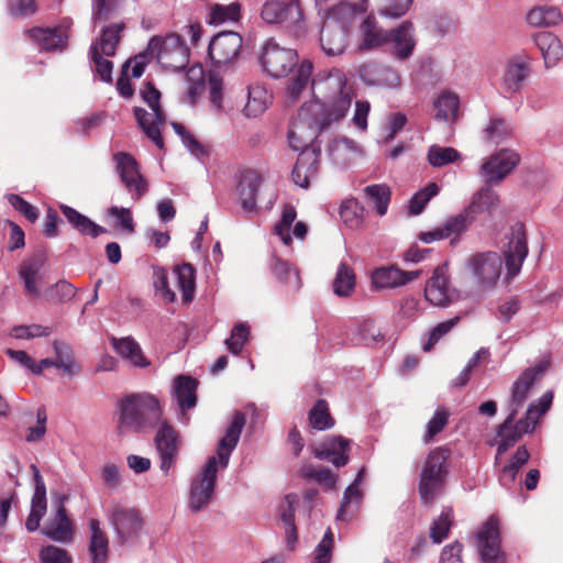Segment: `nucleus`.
Returning <instances> with one entry per match:
<instances>
[{
  "label": "nucleus",
  "mask_w": 563,
  "mask_h": 563,
  "mask_svg": "<svg viewBox=\"0 0 563 563\" xmlns=\"http://www.w3.org/2000/svg\"><path fill=\"white\" fill-rule=\"evenodd\" d=\"M59 210L63 213V216L67 219L71 228L75 229L81 235H87L96 239L100 234L107 232L106 228L97 224L87 216L80 213L73 207H69L67 205H60Z\"/></svg>",
  "instance_id": "obj_28"
},
{
  "label": "nucleus",
  "mask_w": 563,
  "mask_h": 563,
  "mask_svg": "<svg viewBox=\"0 0 563 563\" xmlns=\"http://www.w3.org/2000/svg\"><path fill=\"white\" fill-rule=\"evenodd\" d=\"M174 273L177 276V285L181 290L183 301L188 303L191 302L195 296L196 289V269L189 263L177 265L174 268Z\"/></svg>",
  "instance_id": "obj_37"
},
{
  "label": "nucleus",
  "mask_w": 563,
  "mask_h": 563,
  "mask_svg": "<svg viewBox=\"0 0 563 563\" xmlns=\"http://www.w3.org/2000/svg\"><path fill=\"white\" fill-rule=\"evenodd\" d=\"M271 271L273 275L280 282L289 286L292 291L301 288V278L297 268L290 266L286 261L277 256L271 260Z\"/></svg>",
  "instance_id": "obj_35"
},
{
  "label": "nucleus",
  "mask_w": 563,
  "mask_h": 563,
  "mask_svg": "<svg viewBox=\"0 0 563 563\" xmlns=\"http://www.w3.org/2000/svg\"><path fill=\"white\" fill-rule=\"evenodd\" d=\"M66 499V497H64ZM43 533L49 539L58 542H67L73 539V526L67 516V510L63 505V498L58 506L54 519H52L43 529Z\"/></svg>",
  "instance_id": "obj_29"
},
{
  "label": "nucleus",
  "mask_w": 563,
  "mask_h": 563,
  "mask_svg": "<svg viewBox=\"0 0 563 563\" xmlns=\"http://www.w3.org/2000/svg\"><path fill=\"white\" fill-rule=\"evenodd\" d=\"M197 380L190 376L179 375L174 380V393L180 409H190L197 404Z\"/></svg>",
  "instance_id": "obj_34"
},
{
  "label": "nucleus",
  "mask_w": 563,
  "mask_h": 563,
  "mask_svg": "<svg viewBox=\"0 0 563 563\" xmlns=\"http://www.w3.org/2000/svg\"><path fill=\"white\" fill-rule=\"evenodd\" d=\"M355 287V274L345 263H341L333 280V291L338 296L347 297Z\"/></svg>",
  "instance_id": "obj_50"
},
{
  "label": "nucleus",
  "mask_w": 563,
  "mask_h": 563,
  "mask_svg": "<svg viewBox=\"0 0 563 563\" xmlns=\"http://www.w3.org/2000/svg\"><path fill=\"white\" fill-rule=\"evenodd\" d=\"M249 338L250 327L246 323L239 322L232 328L230 338L225 340V345L232 354L239 355Z\"/></svg>",
  "instance_id": "obj_54"
},
{
  "label": "nucleus",
  "mask_w": 563,
  "mask_h": 563,
  "mask_svg": "<svg viewBox=\"0 0 563 563\" xmlns=\"http://www.w3.org/2000/svg\"><path fill=\"white\" fill-rule=\"evenodd\" d=\"M450 412L446 408H438L432 418L427 423L426 432L422 437L424 444L433 441V439L446 427L449 423Z\"/></svg>",
  "instance_id": "obj_52"
},
{
  "label": "nucleus",
  "mask_w": 563,
  "mask_h": 563,
  "mask_svg": "<svg viewBox=\"0 0 563 563\" xmlns=\"http://www.w3.org/2000/svg\"><path fill=\"white\" fill-rule=\"evenodd\" d=\"M426 299L434 306L449 302V277L445 266H438L424 288Z\"/></svg>",
  "instance_id": "obj_27"
},
{
  "label": "nucleus",
  "mask_w": 563,
  "mask_h": 563,
  "mask_svg": "<svg viewBox=\"0 0 563 563\" xmlns=\"http://www.w3.org/2000/svg\"><path fill=\"white\" fill-rule=\"evenodd\" d=\"M490 186L486 184V186L478 190L471 203L460 213V216L465 218L467 228L474 222L477 214L484 211L490 212L493 208L498 206L499 196Z\"/></svg>",
  "instance_id": "obj_24"
},
{
  "label": "nucleus",
  "mask_w": 563,
  "mask_h": 563,
  "mask_svg": "<svg viewBox=\"0 0 563 563\" xmlns=\"http://www.w3.org/2000/svg\"><path fill=\"white\" fill-rule=\"evenodd\" d=\"M163 420V407L158 398L148 393L129 394L118 402L119 435L147 433Z\"/></svg>",
  "instance_id": "obj_4"
},
{
  "label": "nucleus",
  "mask_w": 563,
  "mask_h": 563,
  "mask_svg": "<svg viewBox=\"0 0 563 563\" xmlns=\"http://www.w3.org/2000/svg\"><path fill=\"white\" fill-rule=\"evenodd\" d=\"M420 272H405L395 266L382 267L372 275L375 288H396L419 277Z\"/></svg>",
  "instance_id": "obj_26"
},
{
  "label": "nucleus",
  "mask_w": 563,
  "mask_h": 563,
  "mask_svg": "<svg viewBox=\"0 0 563 563\" xmlns=\"http://www.w3.org/2000/svg\"><path fill=\"white\" fill-rule=\"evenodd\" d=\"M91 531L89 542V553L92 559V563H106L108 558L109 541L106 532L101 530L99 520L91 519L89 521Z\"/></svg>",
  "instance_id": "obj_33"
},
{
  "label": "nucleus",
  "mask_w": 563,
  "mask_h": 563,
  "mask_svg": "<svg viewBox=\"0 0 563 563\" xmlns=\"http://www.w3.org/2000/svg\"><path fill=\"white\" fill-rule=\"evenodd\" d=\"M26 33L45 51H54L66 45L67 37L60 27H32Z\"/></svg>",
  "instance_id": "obj_31"
},
{
  "label": "nucleus",
  "mask_w": 563,
  "mask_h": 563,
  "mask_svg": "<svg viewBox=\"0 0 563 563\" xmlns=\"http://www.w3.org/2000/svg\"><path fill=\"white\" fill-rule=\"evenodd\" d=\"M459 107V96L451 91H443L434 101L435 118L443 121H455Z\"/></svg>",
  "instance_id": "obj_40"
},
{
  "label": "nucleus",
  "mask_w": 563,
  "mask_h": 563,
  "mask_svg": "<svg viewBox=\"0 0 563 563\" xmlns=\"http://www.w3.org/2000/svg\"><path fill=\"white\" fill-rule=\"evenodd\" d=\"M40 561L41 563H71L73 559L65 549L46 545L40 551Z\"/></svg>",
  "instance_id": "obj_60"
},
{
  "label": "nucleus",
  "mask_w": 563,
  "mask_h": 563,
  "mask_svg": "<svg viewBox=\"0 0 563 563\" xmlns=\"http://www.w3.org/2000/svg\"><path fill=\"white\" fill-rule=\"evenodd\" d=\"M365 196L369 203L376 207L377 213L384 216L390 202V189L385 184H376L365 187Z\"/></svg>",
  "instance_id": "obj_46"
},
{
  "label": "nucleus",
  "mask_w": 563,
  "mask_h": 563,
  "mask_svg": "<svg viewBox=\"0 0 563 563\" xmlns=\"http://www.w3.org/2000/svg\"><path fill=\"white\" fill-rule=\"evenodd\" d=\"M439 192V187L435 183H430L423 189L419 190L413 195L410 200L409 211L411 214H419L428 201L437 196Z\"/></svg>",
  "instance_id": "obj_57"
},
{
  "label": "nucleus",
  "mask_w": 563,
  "mask_h": 563,
  "mask_svg": "<svg viewBox=\"0 0 563 563\" xmlns=\"http://www.w3.org/2000/svg\"><path fill=\"white\" fill-rule=\"evenodd\" d=\"M530 453L525 445L517 449L509 463L503 467V475H509L510 482H514L519 470L528 462Z\"/></svg>",
  "instance_id": "obj_59"
},
{
  "label": "nucleus",
  "mask_w": 563,
  "mask_h": 563,
  "mask_svg": "<svg viewBox=\"0 0 563 563\" xmlns=\"http://www.w3.org/2000/svg\"><path fill=\"white\" fill-rule=\"evenodd\" d=\"M309 424L317 430H327L334 426V419L331 417L328 402L319 399L309 411Z\"/></svg>",
  "instance_id": "obj_49"
},
{
  "label": "nucleus",
  "mask_w": 563,
  "mask_h": 563,
  "mask_svg": "<svg viewBox=\"0 0 563 563\" xmlns=\"http://www.w3.org/2000/svg\"><path fill=\"white\" fill-rule=\"evenodd\" d=\"M261 176L252 169L241 174L236 190L241 200V207L245 212L256 210V196L261 185Z\"/></svg>",
  "instance_id": "obj_25"
},
{
  "label": "nucleus",
  "mask_w": 563,
  "mask_h": 563,
  "mask_svg": "<svg viewBox=\"0 0 563 563\" xmlns=\"http://www.w3.org/2000/svg\"><path fill=\"white\" fill-rule=\"evenodd\" d=\"M534 42L541 51L545 66L555 65L563 56L561 40L551 32H539L534 35Z\"/></svg>",
  "instance_id": "obj_30"
},
{
  "label": "nucleus",
  "mask_w": 563,
  "mask_h": 563,
  "mask_svg": "<svg viewBox=\"0 0 563 563\" xmlns=\"http://www.w3.org/2000/svg\"><path fill=\"white\" fill-rule=\"evenodd\" d=\"M297 211L294 206L286 205L283 209L282 218L275 225V233L282 239L284 244L289 245L291 243L290 228L296 220Z\"/></svg>",
  "instance_id": "obj_55"
},
{
  "label": "nucleus",
  "mask_w": 563,
  "mask_h": 563,
  "mask_svg": "<svg viewBox=\"0 0 563 563\" xmlns=\"http://www.w3.org/2000/svg\"><path fill=\"white\" fill-rule=\"evenodd\" d=\"M340 217L346 227L357 229L364 220V208L358 200L347 199L340 207Z\"/></svg>",
  "instance_id": "obj_48"
},
{
  "label": "nucleus",
  "mask_w": 563,
  "mask_h": 563,
  "mask_svg": "<svg viewBox=\"0 0 563 563\" xmlns=\"http://www.w3.org/2000/svg\"><path fill=\"white\" fill-rule=\"evenodd\" d=\"M452 521L450 512H442L430 528V537L434 543H441L450 531Z\"/></svg>",
  "instance_id": "obj_61"
},
{
  "label": "nucleus",
  "mask_w": 563,
  "mask_h": 563,
  "mask_svg": "<svg viewBox=\"0 0 563 563\" xmlns=\"http://www.w3.org/2000/svg\"><path fill=\"white\" fill-rule=\"evenodd\" d=\"M145 54L155 56L159 65L168 70L180 71L189 64L190 51L184 40L175 33L150 40Z\"/></svg>",
  "instance_id": "obj_9"
},
{
  "label": "nucleus",
  "mask_w": 563,
  "mask_h": 563,
  "mask_svg": "<svg viewBox=\"0 0 563 563\" xmlns=\"http://www.w3.org/2000/svg\"><path fill=\"white\" fill-rule=\"evenodd\" d=\"M271 101V95L260 86L249 88V99L244 107L247 117H257L263 113Z\"/></svg>",
  "instance_id": "obj_43"
},
{
  "label": "nucleus",
  "mask_w": 563,
  "mask_h": 563,
  "mask_svg": "<svg viewBox=\"0 0 563 563\" xmlns=\"http://www.w3.org/2000/svg\"><path fill=\"white\" fill-rule=\"evenodd\" d=\"M510 124L503 118H493L484 129V139L487 142L498 144L511 135Z\"/></svg>",
  "instance_id": "obj_51"
},
{
  "label": "nucleus",
  "mask_w": 563,
  "mask_h": 563,
  "mask_svg": "<svg viewBox=\"0 0 563 563\" xmlns=\"http://www.w3.org/2000/svg\"><path fill=\"white\" fill-rule=\"evenodd\" d=\"M460 153L453 147L432 145L428 151V162L433 167H442L460 158Z\"/></svg>",
  "instance_id": "obj_53"
},
{
  "label": "nucleus",
  "mask_w": 563,
  "mask_h": 563,
  "mask_svg": "<svg viewBox=\"0 0 563 563\" xmlns=\"http://www.w3.org/2000/svg\"><path fill=\"white\" fill-rule=\"evenodd\" d=\"M42 263L38 260L25 261L21 264L19 275L23 280L25 294L30 297H38L40 291L36 285Z\"/></svg>",
  "instance_id": "obj_41"
},
{
  "label": "nucleus",
  "mask_w": 563,
  "mask_h": 563,
  "mask_svg": "<svg viewBox=\"0 0 563 563\" xmlns=\"http://www.w3.org/2000/svg\"><path fill=\"white\" fill-rule=\"evenodd\" d=\"M450 455V449L444 446H438L427 455L418 485V492L423 504H432L443 489Z\"/></svg>",
  "instance_id": "obj_7"
},
{
  "label": "nucleus",
  "mask_w": 563,
  "mask_h": 563,
  "mask_svg": "<svg viewBox=\"0 0 563 563\" xmlns=\"http://www.w3.org/2000/svg\"><path fill=\"white\" fill-rule=\"evenodd\" d=\"M411 30L412 23L406 21L396 30L384 31L377 27L374 18L367 16L361 25L363 34L361 48H374L391 42L394 44L395 55L399 59H406L412 54L415 48Z\"/></svg>",
  "instance_id": "obj_5"
},
{
  "label": "nucleus",
  "mask_w": 563,
  "mask_h": 563,
  "mask_svg": "<svg viewBox=\"0 0 563 563\" xmlns=\"http://www.w3.org/2000/svg\"><path fill=\"white\" fill-rule=\"evenodd\" d=\"M350 441L342 435H332L324 439L313 451L319 460L331 462L341 467L349 463Z\"/></svg>",
  "instance_id": "obj_20"
},
{
  "label": "nucleus",
  "mask_w": 563,
  "mask_h": 563,
  "mask_svg": "<svg viewBox=\"0 0 563 563\" xmlns=\"http://www.w3.org/2000/svg\"><path fill=\"white\" fill-rule=\"evenodd\" d=\"M529 74V66L526 62L514 60L506 70L504 84L508 91L517 92Z\"/></svg>",
  "instance_id": "obj_45"
},
{
  "label": "nucleus",
  "mask_w": 563,
  "mask_h": 563,
  "mask_svg": "<svg viewBox=\"0 0 563 563\" xmlns=\"http://www.w3.org/2000/svg\"><path fill=\"white\" fill-rule=\"evenodd\" d=\"M466 265L482 290L493 288L501 273V257L496 252L476 253Z\"/></svg>",
  "instance_id": "obj_12"
},
{
  "label": "nucleus",
  "mask_w": 563,
  "mask_h": 563,
  "mask_svg": "<svg viewBox=\"0 0 563 563\" xmlns=\"http://www.w3.org/2000/svg\"><path fill=\"white\" fill-rule=\"evenodd\" d=\"M141 96L152 109L154 118L152 122H150L147 111L140 107L134 108V117L146 136L162 150L164 147V141L161 129L165 125L166 117L159 103L161 91L156 89L152 81H147L141 90Z\"/></svg>",
  "instance_id": "obj_10"
},
{
  "label": "nucleus",
  "mask_w": 563,
  "mask_h": 563,
  "mask_svg": "<svg viewBox=\"0 0 563 563\" xmlns=\"http://www.w3.org/2000/svg\"><path fill=\"white\" fill-rule=\"evenodd\" d=\"M112 345L118 354L137 367H147L150 362L142 352L140 344L132 338L112 339Z\"/></svg>",
  "instance_id": "obj_32"
},
{
  "label": "nucleus",
  "mask_w": 563,
  "mask_h": 563,
  "mask_svg": "<svg viewBox=\"0 0 563 563\" xmlns=\"http://www.w3.org/2000/svg\"><path fill=\"white\" fill-rule=\"evenodd\" d=\"M260 15L267 24H284L297 38L307 32L300 0H265Z\"/></svg>",
  "instance_id": "obj_8"
},
{
  "label": "nucleus",
  "mask_w": 563,
  "mask_h": 563,
  "mask_svg": "<svg viewBox=\"0 0 563 563\" xmlns=\"http://www.w3.org/2000/svg\"><path fill=\"white\" fill-rule=\"evenodd\" d=\"M91 59L95 63L96 71L100 79L107 82L112 81L113 63L103 58L97 44L90 46Z\"/></svg>",
  "instance_id": "obj_58"
},
{
  "label": "nucleus",
  "mask_w": 563,
  "mask_h": 563,
  "mask_svg": "<svg viewBox=\"0 0 563 563\" xmlns=\"http://www.w3.org/2000/svg\"><path fill=\"white\" fill-rule=\"evenodd\" d=\"M56 353V367L62 368L67 375L73 376L80 372V366L76 363L70 346L60 341L54 342Z\"/></svg>",
  "instance_id": "obj_47"
},
{
  "label": "nucleus",
  "mask_w": 563,
  "mask_h": 563,
  "mask_svg": "<svg viewBox=\"0 0 563 563\" xmlns=\"http://www.w3.org/2000/svg\"><path fill=\"white\" fill-rule=\"evenodd\" d=\"M466 220L463 216L456 214L445 220V222L430 231L420 232L418 238L423 243L451 239V244L457 242L461 235L467 231Z\"/></svg>",
  "instance_id": "obj_22"
},
{
  "label": "nucleus",
  "mask_w": 563,
  "mask_h": 563,
  "mask_svg": "<svg viewBox=\"0 0 563 563\" xmlns=\"http://www.w3.org/2000/svg\"><path fill=\"white\" fill-rule=\"evenodd\" d=\"M563 16L556 7H537L527 14V22L536 27L554 26L562 21Z\"/></svg>",
  "instance_id": "obj_39"
},
{
  "label": "nucleus",
  "mask_w": 563,
  "mask_h": 563,
  "mask_svg": "<svg viewBox=\"0 0 563 563\" xmlns=\"http://www.w3.org/2000/svg\"><path fill=\"white\" fill-rule=\"evenodd\" d=\"M260 63L264 71L273 78H284L295 71L287 87V95L292 101H296L307 88L313 69L310 60L299 63L296 49L280 46L274 38L265 41Z\"/></svg>",
  "instance_id": "obj_3"
},
{
  "label": "nucleus",
  "mask_w": 563,
  "mask_h": 563,
  "mask_svg": "<svg viewBox=\"0 0 563 563\" xmlns=\"http://www.w3.org/2000/svg\"><path fill=\"white\" fill-rule=\"evenodd\" d=\"M8 10L12 16L25 18L37 11L35 0H8Z\"/></svg>",
  "instance_id": "obj_64"
},
{
  "label": "nucleus",
  "mask_w": 563,
  "mask_h": 563,
  "mask_svg": "<svg viewBox=\"0 0 563 563\" xmlns=\"http://www.w3.org/2000/svg\"><path fill=\"white\" fill-rule=\"evenodd\" d=\"M123 30V23H113L106 26L101 32L99 42L96 43L99 52L109 57L114 56Z\"/></svg>",
  "instance_id": "obj_42"
},
{
  "label": "nucleus",
  "mask_w": 563,
  "mask_h": 563,
  "mask_svg": "<svg viewBox=\"0 0 563 563\" xmlns=\"http://www.w3.org/2000/svg\"><path fill=\"white\" fill-rule=\"evenodd\" d=\"M520 163V155L512 150L504 148L490 155L481 166V176L488 185L503 181Z\"/></svg>",
  "instance_id": "obj_16"
},
{
  "label": "nucleus",
  "mask_w": 563,
  "mask_h": 563,
  "mask_svg": "<svg viewBox=\"0 0 563 563\" xmlns=\"http://www.w3.org/2000/svg\"><path fill=\"white\" fill-rule=\"evenodd\" d=\"M312 130L307 124V122L301 121L299 118V113L297 118L290 123V128L288 131V141L289 145L298 151L301 148H314L313 146H308L310 142H312L318 135L311 136Z\"/></svg>",
  "instance_id": "obj_38"
},
{
  "label": "nucleus",
  "mask_w": 563,
  "mask_h": 563,
  "mask_svg": "<svg viewBox=\"0 0 563 563\" xmlns=\"http://www.w3.org/2000/svg\"><path fill=\"white\" fill-rule=\"evenodd\" d=\"M362 78L369 85L396 86L399 84V77L391 68L374 63L363 66Z\"/></svg>",
  "instance_id": "obj_36"
},
{
  "label": "nucleus",
  "mask_w": 563,
  "mask_h": 563,
  "mask_svg": "<svg viewBox=\"0 0 563 563\" xmlns=\"http://www.w3.org/2000/svg\"><path fill=\"white\" fill-rule=\"evenodd\" d=\"M241 18V4L238 1L230 4L216 3L210 9L209 23L222 24L225 22H236Z\"/></svg>",
  "instance_id": "obj_44"
},
{
  "label": "nucleus",
  "mask_w": 563,
  "mask_h": 563,
  "mask_svg": "<svg viewBox=\"0 0 563 563\" xmlns=\"http://www.w3.org/2000/svg\"><path fill=\"white\" fill-rule=\"evenodd\" d=\"M477 547L483 563H506L500 549L499 520L492 516L477 533Z\"/></svg>",
  "instance_id": "obj_15"
},
{
  "label": "nucleus",
  "mask_w": 563,
  "mask_h": 563,
  "mask_svg": "<svg viewBox=\"0 0 563 563\" xmlns=\"http://www.w3.org/2000/svg\"><path fill=\"white\" fill-rule=\"evenodd\" d=\"M549 366V361H540L534 366L522 371L514 382L507 404L508 416L497 429V437L500 439L497 448L498 455L508 451L509 448L514 446L525 434L532 432L540 417L550 409L553 393L547 391L540 397L537 404L532 402L529 405L523 418L516 419L519 410L528 399L531 388L544 376Z\"/></svg>",
  "instance_id": "obj_1"
},
{
  "label": "nucleus",
  "mask_w": 563,
  "mask_h": 563,
  "mask_svg": "<svg viewBox=\"0 0 563 563\" xmlns=\"http://www.w3.org/2000/svg\"><path fill=\"white\" fill-rule=\"evenodd\" d=\"M508 239L504 247V257L509 277L516 276L522 266L525 258L528 255V244L525 224L516 222L510 227L509 233L506 235Z\"/></svg>",
  "instance_id": "obj_14"
},
{
  "label": "nucleus",
  "mask_w": 563,
  "mask_h": 563,
  "mask_svg": "<svg viewBox=\"0 0 563 563\" xmlns=\"http://www.w3.org/2000/svg\"><path fill=\"white\" fill-rule=\"evenodd\" d=\"M349 37L350 31L343 21L333 15L324 19L319 34V43L327 56L343 55L349 46Z\"/></svg>",
  "instance_id": "obj_13"
},
{
  "label": "nucleus",
  "mask_w": 563,
  "mask_h": 563,
  "mask_svg": "<svg viewBox=\"0 0 563 563\" xmlns=\"http://www.w3.org/2000/svg\"><path fill=\"white\" fill-rule=\"evenodd\" d=\"M112 159L121 183L134 200H140L147 192L148 184L142 176L136 159L125 152L114 153Z\"/></svg>",
  "instance_id": "obj_11"
},
{
  "label": "nucleus",
  "mask_w": 563,
  "mask_h": 563,
  "mask_svg": "<svg viewBox=\"0 0 563 563\" xmlns=\"http://www.w3.org/2000/svg\"><path fill=\"white\" fill-rule=\"evenodd\" d=\"M49 334L51 329L41 324L16 325L11 331V335L15 339H34Z\"/></svg>",
  "instance_id": "obj_63"
},
{
  "label": "nucleus",
  "mask_w": 563,
  "mask_h": 563,
  "mask_svg": "<svg viewBox=\"0 0 563 563\" xmlns=\"http://www.w3.org/2000/svg\"><path fill=\"white\" fill-rule=\"evenodd\" d=\"M245 415L235 411L233 419L229 424L224 437L220 440L217 455L208 459L202 472L191 483L189 507L197 512L209 504L217 481L218 465L225 468L229 463L230 454L236 446L241 432L245 426Z\"/></svg>",
  "instance_id": "obj_2"
},
{
  "label": "nucleus",
  "mask_w": 563,
  "mask_h": 563,
  "mask_svg": "<svg viewBox=\"0 0 563 563\" xmlns=\"http://www.w3.org/2000/svg\"><path fill=\"white\" fill-rule=\"evenodd\" d=\"M320 155V148H305L300 152L291 173L296 185L308 188L310 179L318 174Z\"/></svg>",
  "instance_id": "obj_21"
},
{
  "label": "nucleus",
  "mask_w": 563,
  "mask_h": 563,
  "mask_svg": "<svg viewBox=\"0 0 563 563\" xmlns=\"http://www.w3.org/2000/svg\"><path fill=\"white\" fill-rule=\"evenodd\" d=\"M352 97L349 92L340 89L339 93L333 98L330 104H325L319 100H312L301 106L299 109V118L312 130L311 136L319 135L333 121L342 119L349 111Z\"/></svg>",
  "instance_id": "obj_6"
},
{
  "label": "nucleus",
  "mask_w": 563,
  "mask_h": 563,
  "mask_svg": "<svg viewBox=\"0 0 563 563\" xmlns=\"http://www.w3.org/2000/svg\"><path fill=\"white\" fill-rule=\"evenodd\" d=\"M10 205L23 214L30 222L34 223L38 219V210L36 207L24 200L16 194H11L8 197Z\"/></svg>",
  "instance_id": "obj_62"
},
{
  "label": "nucleus",
  "mask_w": 563,
  "mask_h": 563,
  "mask_svg": "<svg viewBox=\"0 0 563 563\" xmlns=\"http://www.w3.org/2000/svg\"><path fill=\"white\" fill-rule=\"evenodd\" d=\"M33 471V479L35 484L34 494L31 501V511L25 521V528L27 531H36L40 527V521L46 514V486L38 468L33 464L31 466Z\"/></svg>",
  "instance_id": "obj_23"
},
{
  "label": "nucleus",
  "mask_w": 563,
  "mask_h": 563,
  "mask_svg": "<svg viewBox=\"0 0 563 563\" xmlns=\"http://www.w3.org/2000/svg\"><path fill=\"white\" fill-rule=\"evenodd\" d=\"M242 37L235 32H222L211 40L208 54L216 66L231 63L239 55Z\"/></svg>",
  "instance_id": "obj_18"
},
{
  "label": "nucleus",
  "mask_w": 563,
  "mask_h": 563,
  "mask_svg": "<svg viewBox=\"0 0 563 563\" xmlns=\"http://www.w3.org/2000/svg\"><path fill=\"white\" fill-rule=\"evenodd\" d=\"M301 476L308 481H316L320 485L327 488H334L336 484V477L331 470L327 467L314 468L313 466H305L300 471Z\"/></svg>",
  "instance_id": "obj_56"
},
{
  "label": "nucleus",
  "mask_w": 563,
  "mask_h": 563,
  "mask_svg": "<svg viewBox=\"0 0 563 563\" xmlns=\"http://www.w3.org/2000/svg\"><path fill=\"white\" fill-rule=\"evenodd\" d=\"M110 521L117 532L120 542H126L137 537L143 526L139 510L122 506L113 507Z\"/></svg>",
  "instance_id": "obj_19"
},
{
  "label": "nucleus",
  "mask_w": 563,
  "mask_h": 563,
  "mask_svg": "<svg viewBox=\"0 0 563 563\" xmlns=\"http://www.w3.org/2000/svg\"><path fill=\"white\" fill-rule=\"evenodd\" d=\"M157 427L154 443L161 459V470L167 474L177 461L180 438L178 431L166 420H162Z\"/></svg>",
  "instance_id": "obj_17"
}]
</instances>
